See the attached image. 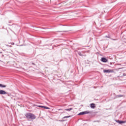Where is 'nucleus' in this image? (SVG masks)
I'll list each match as a JSON object with an SVG mask.
<instances>
[{"instance_id":"f257e3e1","label":"nucleus","mask_w":126,"mask_h":126,"mask_svg":"<svg viewBox=\"0 0 126 126\" xmlns=\"http://www.w3.org/2000/svg\"><path fill=\"white\" fill-rule=\"evenodd\" d=\"M26 117L27 119H31L32 120H34L36 119V116L32 113H27L26 114Z\"/></svg>"},{"instance_id":"f03ea898","label":"nucleus","mask_w":126,"mask_h":126,"mask_svg":"<svg viewBox=\"0 0 126 126\" xmlns=\"http://www.w3.org/2000/svg\"><path fill=\"white\" fill-rule=\"evenodd\" d=\"M103 72L106 73H110L111 72H114V71L113 70H111V69L104 70Z\"/></svg>"},{"instance_id":"7ed1b4c3","label":"nucleus","mask_w":126,"mask_h":126,"mask_svg":"<svg viewBox=\"0 0 126 126\" xmlns=\"http://www.w3.org/2000/svg\"><path fill=\"white\" fill-rule=\"evenodd\" d=\"M89 113H90V112L89 111H85V112H81L80 113H79V115H86V114H89Z\"/></svg>"},{"instance_id":"20e7f679","label":"nucleus","mask_w":126,"mask_h":126,"mask_svg":"<svg viewBox=\"0 0 126 126\" xmlns=\"http://www.w3.org/2000/svg\"><path fill=\"white\" fill-rule=\"evenodd\" d=\"M0 95H5L6 92L3 90H0Z\"/></svg>"},{"instance_id":"39448f33","label":"nucleus","mask_w":126,"mask_h":126,"mask_svg":"<svg viewBox=\"0 0 126 126\" xmlns=\"http://www.w3.org/2000/svg\"><path fill=\"white\" fill-rule=\"evenodd\" d=\"M101 61H102L103 63H107L108 62V60H107L106 58H102L101 59Z\"/></svg>"},{"instance_id":"423d86ee","label":"nucleus","mask_w":126,"mask_h":126,"mask_svg":"<svg viewBox=\"0 0 126 126\" xmlns=\"http://www.w3.org/2000/svg\"><path fill=\"white\" fill-rule=\"evenodd\" d=\"M91 108H92V109H94L95 104H94V103L91 104Z\"/></svg>"},{"instance_id":"0eeeda50","label":"nucleus","mask_w":126,"mask_h":126,"mask_svg":"<svg viewBox=\"0 0 126 126\" xmlns=\"http://www.w3.org/2000/svg\"><path fill=\"white\" fill-rule=\"evenodd\" d=\"M0 87H1L2 88H4L6 87V86L4 85H2L1 84H0Z\"/></svg>"},{"instance_id":"6e6552de","label":"nucleus","mask_w":126,"mask_h":126,"mask_svg":"<svg viewBox=\"0 0 126 126\" xmlns=\"http://www.w3.org/2000/svg\"><path fill=\"white\" fill-rule=\"evenodd\" d=\"M118 123H119V124H125V123H126V122L125 121H118Z\"/></svg>"},{"instance_id":"1a4fd4ad","label":"nucleus","mask_w":126,"mask_h":126,"mask_svg":"<svg viewBox=\"0 0 126 126\" xmlns=\"http://www.w3.org/2000/svg\"><path fill=\"white\" fill-rule=\"evenodd\" d=\"M43 108L44 109H46V110H50V108L47 107V106H44Z\"/></svg>"},{"instance_id":"9d476101","label":"nucleus","mask_w":126,"mask_h":126,"mask_svg":"<svg viewBox=\"0 0 126 126\" xmlns=\"http://www.w3.org/2000/svg\"><path fill=\"white\" fill-rule=\"evenodd\" d=\"M67 118H70V116H67L63 117V119H66Z\"/></svg>"},{"instance_id":"9b49d317","label":"nucleus","mask_w":126,"mask_h":126,"mask_svg":"<svg viewBox=\"0 0 126 126\" xmlns=\"http://www.w3.org/2000/svg\"><path fill=\"white\" fill-rule=\"evenodd\" d=\"M71 110H72V108H70V109H65V111H71Z\"/></svg>"},{"instance_id":"f8f14e48","label":"nucleus","mask_w":126,"mask_h":126,"mask_svg":"<svg viewBox=\"0 0 126 126\" xmlns=\"http://www.w3.org/2000/svg\"><path fill=\"white\" fill-rule=\"evenodd\" d=\"M38 107H39V108H44L43 106H41V105H39L38 106Z\"/></svg>"},{"instance_id":"ddd939ff","label":"nucleus","mask_w":126,"mask_h":126,"mask_svg":"<svg viewBox=\"0 0 126 126\" xmlns=\"http://www.w3.org/2000/svg\"><path fill=\"white\" fill-rule=\"evenodd\" d=\"M12 45H14V43H12Z\"/></svg>"}]
</instances>
